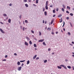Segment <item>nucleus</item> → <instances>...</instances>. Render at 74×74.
I'll return each instance as SVG.
<instances>
[{
  "label": "nucleus",
  "instance_id": "nucleus-1",
  "mask_svg": "<svg viewBox=\"0 0 74 74\" xmlns=\"http://www.w3.org/2000/svg\"><path fill=\"white\" fill-rule=\"evenodd\" d=\"M48 1H47L46 2V6H45V8L46 10H48Z\"/></svg>",
  "mask_w": 74,
  "mask_h": 74
},
{
  "label": "nucleus",
  "instance_id": "nucleus-2",
  "mask_svg": "<svg viewBox=\"0 0 74 74\" xmlns=\"http://www.w3.org/2000/svg\"><path fill=\"white\" fill-rule=\"evenodd\" d=\"M60 67H63L65 69H67V67H66V66H65L64 65L62 64L61 65H60Z\"/></svg>",
  "mask_w": 74,
  "mask_h": 74
},
{
  "label": "nucleus",
  "instance_id": "nucleus-3",
  "mask_svg": "<svg viewBox=\"0 0 74 74\" xmlns=\"http://www.w3.org/2000/svg\"><path fill=\"white\" fill-rule=\"evenodd\" d=\"M21 69H22V67L20 66L17 68L18 70V71H21Z\"/></svg>",
  "mask_w": 74,
  "mask_h": 74
},
{
  "label": "nucleus",
  "instance_id": "nucleus-4",
  "mask_svg": "<svg viewBox=\"0 0 74 74\" xmlns=\"http://www.w3.org/2000/svg\"><path fill=\"white\" fill-rule=\"evenodd\" d=\"M0 31H1V32L2 33H5L4 32L3 30L1 28H0Z\"/></svg>",
  "mask_w": 74,
  "mask_h": 74
},
{
  "label": "nucleus",
  "instance_id": "nucleus-5",
  "mask_svg": "<svg viewBox=\"0 0 74 74\" xmlns=\"http://www.w3.org/2000/svg\"><path fill=\"white\" fill-rule=\"evenodd\" d=\"M44 40V39H41L38 40V42H43Z\"/></svg>",
  "mask_w": 74,
  "mask_h": 74
},
{
  "label": "nucleus",
  "instance_id": "nucleus-6",
  "mask_svg": "<svg viewBox=\"0 0 74 74\" xmlns=\"http://www.w3.org/2000/svg\"><path fill=\"white\" fill-rule=\"evenodd\" d=\"M25 45H27V46H28V43L27 42H25Z\"/></svg>",
  "mask_w": 74,
  "mask_h": 74
},
{
  "label": "nucleus",
  "instance_id": "nucleus-7",
  "mask_svg": "<svg viewBox=\"0 0 74 74\" xmlns=\"http://www.w3.org/2000/svg\"><path fill=\"white\" fill-rule=\"evenodd\" d=\"M36 57H37V55H35V56H34L33 57V59H36Z\"/></svg>",
  "mask_w": 74,
  "mask_h": 74
},
{
  "label": "nucleus",
  "instance_id": "nucleus-8",
  "mask_svg": "<svg viewBox=\"0 0 74 74\" xmlns=\"http://www.w3.org/2000/svg\"><path fill=\"white\" fill-rule=\"evenodd\" d=\"M17 64L18 65V66H20V65H21V62H20L18 61L17 62Z\"/></svg>",
  "mask_w": 74,
  "mask_h": 74
},
{
  "label": "nucleus",
  "instance_id": "nucleus-9",
  "mask_svg": "<svg viewBox=\"0 0 74 74\" xmlns=\"http://www.w3.org/2000/svg\"><path fill=\"white\" fill-rule=\"evenodd\" d=\"M26 38L27 40H30V39L27 36H26Z\"/></svg>",
  "mask_w": 74,
  "mask_h": 74
},
{
  "label": "nucleus",
  "instance_id": "nucleus-10",
  "mask_svg": "<svg viewBox=\"0 0 74 74\" xmlns=\"http://www.w3.org/2000/svg\"><path fill=\"white\" fill-rule=\"evenodd\" d=\"M57 67L58 68V69H62V67L60 66H57Z\"/></svg>",
  "mask_w": 74,
  "mask_h": 74
},
{
  "label": "nucleus",
  "instance_id": "nucleus-11",
  "mask_svg": "<svg viewBox=\"0 0 74 74\" xmlns=\"http://www.w3.org/2000/svg\"><path fill=\"white\" fill-rule=\"evenodd\" d=\"M11 20L10 19H9L8 21V22L9 23H11Z\"/></svg>",
  "mask_w": 74,
  "mask_h": 74
},
{
  "label": "nucleus",
  "instance_id": "nucleus-12",
  "mask_svg": "<svg viewBox=\"0 0 74 74\" xmlns=\"http://www.w3.org/2000/svg\"><path fill=\"white\" fill-rule=\"evenodd\" d=\"M30 63V61L29 60H28L27 62V64H29Z\"/></svg>",
  "mask_w": 74,
  "mask_h": 74
},
{
  "label": "nucleus",
  "instance_id": "nucleus-13",
  "mask_svg": "<svg viewBox=\"0 0 74 74\" xmlns=\"http://www.w3.org/2000/svg\"><path fill=\"white\" fill-rule=\"evenodd\" d=\"M45 15V16H47V12L45 11L44 12Z\"/></svg>",
  "mask_w": 74,
  "mask_h": 74
},
{
  "label": "nucleus",
  "instance_id": "nucleus-14",
  "mask_svg": "<svg viewBox=\"0 0 74 74\" xmlns=\"http://www.w3.org/2000/svg\"><path fill=\"white\" fill-rule=\"evenodd\" d=\"M67 9H69V10H70V8L69 6H67Z\"/></svg>",
  "mask_w": 74,
  "mask_h": 74
},
{
  "label": "nucleus",
  "instance_id": "nucleus-15",
  "mask_svg": "<svg viewBox=\"0 0 74 74\" xmlns=\"http://www.w3.org/2000/svg\"><path fill=\"white\" fill-rule=\"evenodd\" d=\"M43 44L44 45H45V46H46L47 45L45 44V43L44 42H43Z\"/></svg>",
  "mask_w": 74,
  "mask_h": 74
},
{
  "label": "nucleus",
  "instance_id": "nucleus-16",
  "mask_svg": "<svg viewBox=\"0 0 74 74\" xmlns=\"http://www.w3.org/2000/svg\"><path fill=\"white\" fill-rule=\"evenodd\" d=\"M29 44H30V45H32V41H29Z\"/></svg>",
  "mask_w": 74,
  "mask_h": 74
},
{
  "label": "nucleus",
  "instance_id": "nucleus-17",
  "mask_svg": "<svg viewBox=\"0 0 74 74\" xmlns=\"http://www.w3.org/2000/svg\"><path fill=\"white\" fill-rule=\"evenodd\" d=\"M25 5L26 7H28V5H27V4H25Z\"/></svg>",
  "mask_w": 74,
  "mask_h": 74
},
{
  "label": "nucleus",
  "instance_id": "nucleus-18",
  "mask_svg": "<svg viewBox=\"0 0 74 74\" xmlns=\"http://www.w3.org/2000/svg\"><path fill=\"white\" fill-rule=\"evenodd\" d=\"M67 67H68V69H71V66H68Z\"/></svg>",
  "mask_w": 74,
  "mask_h": 74
},
{
  "label": "nucleus",
  "instance_id": "nucleus-19",
  "mask_svg": "<svg viewBox=\"0 0 74 74\" xmlns=\"http://www.w3.org/2000/svg\"><path fill=\"white\" fill-rule=\"evenodd\" d=\"M51 34L53 35L54 34H55V32H54L51 31Z\"/></svg>",
  "mask_w": 74,
  "mask_h": 74
},
{
  "label": "nucleus",
  "instance_id": "nucleus-20",
  "mask_svg": "<svg viewBox=\"0 0 74 74\" xmlns=\"http://www.w3.org/2000/svg\"><path fill=\"white\" fill-rule=\"evenodd\" d=\"M34 47H37V45H36V44H34Z\"/></svg>",
  "mask_w": 74,
  "mask_h": 74
},
{
  "label": "nucleus",
  "instance_id": "nucleus-21",
  "mask_svg": "<svg viewBox=\"0 0 74 74\" xmlns=\"http://www.w3.org/2000/svg\"><path fill=\"white\" fill-rule=\"evenodd\" d=\"M39 36H41V32L40 31H39Z\"/></svg>",
  "mask_w": 74,
  "mask_h": 74
},
{
  "label": "nucleus",
  "instance_id": "nucleus-22",
  "mask_svg": "<svg viewBox=\"0 0 74 74\" xmlns=\"http://www.w3.org/2000/svg\"><path fill=\"white\" fill-rule=\"evenodd\" d=\"M62 10L63 12H64V8H62Z\"/></svg>",
  "mask_w": 74,
  "mask_h": 74
},
{
  "label": "nucleus",
  "instance_id": "nucleus-23",
  "mask_svg": "<svg viewBox=\"0 0 74 74\" xmlns=\"http://www.w3.org/2000/svg\"><path fill=\"white\" fill-rule=\"evenodd\" d=\"M53 20H52L51 22V25H52V23H53Z\"/></svg>",
  "mask_w": 74,
  "mask_h": 74
},
{
  "label": "nucleus",
  "instance_id": "nucleus-24",
  "mask_svg": "<svg viewBox=\"0 0 74 74\" xmlns=\"http://www.w3.org/2000/svg\"><path fill=\"white\" fill-rule=\"evenodd\" d=\"M36 3L37 4L38 3V0H36Z\"/></svg>",
  "mask_w": 74,
  "mask_h": 74
},
{
  "label": "nucleus",
  "instance_id": "nucleus-25",
  "mask_svg": "<svg viewBox=\"0 0 74 74\" xmlns=\"http://www.w3.org/2000/svg\"><path fill=\"white\" fill-rule=\"evenodd\" d=\"M62 16V15L61 14L60 15H59L58 16V18H60Z\"/></svg>",
  "mask_w": 74,
  "mask_h": 74
},
{
  "label": "nucleus",
  "instance_id": "nucleus-26",
  "mask_svg": "<svg viewBox=\"0 0 74 74\" xmlns=\"http://www.w3.org/2000/svg\"><path fill=\"white\" fill-rule=\"evenodd\" d=\"M61 20L60 21V23H61L62 22V18H61Z\"/></svg>",
  "mask_w": 74,
  "mask_h": 74
},
{
  "label": "nucleus",
  "instance_id": "nucleus-27",
  "mask_svg": "<svg viewBox=\"0 0 74 74\" xmlns=\"http://www.w3.org/2000/svg\"><path fill=\"white\" fill-rule=\"evenodd\" d=\"M62 7H63V8H65V5H63Z\"/></svg>",
  "mask_w": 74,
  "mask_h": 74
},
{
  "label": "nucleus",
  "instance_id": "nucleus-28",
  "mask_svg": "<svg viewBox=\"0 0 74 74\" xmlns=\"http://www.w3.org/2000/svg\"><path fill=\"white\" fill-rule=\"evenodd\" d=\"M70 25L71 27H73V25H72V24H71V22H70Z\"/></svg>",
  "mask_w": 74,
  "mask_h": 74
},
{
  "label": "nucleus",
  "instance_id": "nucleus-29",
  "mask_svg": "<svg viewBox=\"0 0 74 74\" xmlns=\"http://www.w3.org/2000/svg\"><path fill=\"white\" fill-rule=\"evenodd\" d=\"M68 35H69V36H70V35H71V34L70 33V32H69L68 33Z\"/></svg>",
  "mask_w": 74,
  "mask_h": 74
},
{
  "label": "nucleus",
  "instance_id": "nucleus-30",
  "mask_svg": "<svg viewBox=\"0 0 74 74\" xmlns=\"http://www.w3.org/2000/svg\"><path fill=\"white\" fill-rule=\"evenodd\" d=\"M47 60H45L44 61V63H47Z\"/></svg>",
  "mask_w": 74,
  "mask_h": 74
},
{
  "label": "nucleus",
  "instance_id": "nucleus-31",
  "mask_svg": "<svg viewBox=\"0 0 74 74\" xmlns=\"http://www.w3.org/2000/svg\"><path fill=\"white\" fill-rule=\"evenodd\" d=\"M25 62V60L20 61V62Z\"/></svg>",
  "mask_w": 74,
  "mask_h": 74
},
{
  "label": "nucleus",
  "instance_id": "nucleus-32",
  "mask_svg": "<svg viewBox=\"0 0 74 74\" xmlns=\"http://www.w3.org/2000/svg\"><path fill=\"white\" fill-rule=\"evenodd\" d=\"M25 23H28V21H27V20H25Z\"/></svg>",
  "mask_w": 74,
  "mask_h": 74
},
{
  "label": "nucleus",
  "instance_id": "nucleus-33",
  "mask_svg": "<svg viewBox=\"0 0 74 74\" xmlns=\"http://www.w3.org/2000/svg\"><path fill=\"white\" fill-rule=\"evenodd\" d=\"M19 18L20 19H21V18H22V15H21L19 16Z\"/></svg>",
  "mask_w": 74,
  "mask_h": 74
},
{
  "label": "nucleus",
  "instance_id": "nucleus-34",
  "mask_svg": "<svg viewBox=\"0 0 74 74\" xmlns=\"http://www.w3.org/2000/svg\"><path fill=\"white\" fill-rule=\"evenodd\" d=\"M66 13H67V14H70V12H69L68 11H66Z\"/></svg>",
  "mask_w": 74,
  "mask_h": 74
},
{
  "label": "nucleus",
  "instance_id": "nucleus-35",
  "mask_svg": "<svg viewBox=\"0 0 74 74\" xmlns=\"http://www.w3.org/2000/svg\"><path fill=\"white\" fill-rule=\"evenodd\" d=\"M70 15H71V16H73V13H70Z\"/></svg>",
  "mask_w": 74,
  "mask_h": 74
},
{
  "label": "nucleus",
  "instance_id": "nucleus-36",
  "mask_svg": "<svg viewBox=\"0 0 74 74\" xmlns=\"http://www.w3.org/2000/svg\"><path fill=\"white\" fill-rule=\"evenodd\" d=\"M3 15L4 16H7V14H3Z\"/></svg>",
  "mask_w": 74,
  "mask_h": 74
},
{
  "label": "nucleus",
  "instance_id": "nucleus-37",
  "mask_svg": "<svg viewBox=\"0 0 74 74\" xmlns=\"http://www.w3.org/2000/svg\"><path fill=\"white\" fill-rule=\"evenodd\" d=\"M53 13H55V10H53Z\"/></svg>",
  "mask_w": 74,
  "mask_h": 74
},
{
  "label": "nucleus",
  "instance_id": "nucleus-38",
  "mask_svg": "<svg viewBox=\"0 0 74 74\" xmlns=\"http://www.w3.org/2000/svg\"><path fill=\"white\" fill-rule=\"evenodd\" d=\"M24 1L25 3H26V2H27V0H24Z\"/></svg>",
  "mask_w": 74,
  "mask_h": 74
},
{
  "label": "nucleus",
  "instance_id": "nucleus-39",
  "mask_svg": "<svg viewBox=\"0 0 74 74\" xmlns=\"http://www.w3.org/2000/svg\"><path fill=\"white\" fill-rule=\"evenodd\" d=\"M9 5L10 6H12V3H10Z\"/></svg>",
  "mask_w": 74,
  "mask_h": 74
},
{
  "label": "nucleus",
  "instance_id": "nucleus-40",
  "mask_svg": "<svg viewBox=\"0 0 74 74\" xmlns=\"http://www.w3.org/2000/svg\"><path fill=\"white\" fill-rule=\"evenodd\" d=\"M23 65H24V64L23 63H22L21 64V66L23 67Z\"/></svg>",
  "mask_w": 74,
  "mask_h": 74
},
{
  "label": "nucleus",
  "instance_id": "nucleus-41",
  "mask_svg": "<svg viewBox=\"0 0 74 74\" xmlns=\"http://www.w3.org/2000/svg\"><path fill=\"white\" fill-rule=\"evenodd\" d=\"M66 19L69 20V17H66Z\"/></svg>",
  "mask_w": 74,
  "mask_h": 74
},
{
  "label": "nucleus",
  "instance_id": "nucleus-42",
  "mask_svg": "<svg viewBox=\"0 0 74 74\" xmlns=\"http://www.w3.org/2000/svg\"><path fill=\"white\" fill-rule=\"evenodd\" d=\"M39 59V57H37L36 58V60H38Z\"/></svg>",
  "mask_w": 74,
  "mask_h": 74
},
{
  "label": "nucleus",
  "instance_id": "nucleus-43",
  "mask_svg": "<svg viewBox=\"0 0 74 74\" xmlns=\"http://www.w3.org/2000/svg\"><path fill=\"white\" fill-rule=\"evenodd\" d=\"M31 32L32 33H34V31L33 30H31Z\"/></svg>",
  "mask_w": 74,
  "mask_h": 74
},
{
  "label": "nucleus",
  "instance_id": "nucleus-44",
  "mask_svg": "<svg viewBox=\"0 0 74 74\" xmlns=\"http://www.w3.org/2000/svg\"><path fill=\"white\" fill-rule=\"evenodd\" d=\"M14 55H15V56H17V54L16 53H14Z\"/></svg>",
  "mask_w": 74,
  "mask_h": 74
},
{
  "label": "nucleus",
  "instance_id": "nucleus-45",
  "mask_svg": "<svg viewBox=\"0 0 74 74\" xmlns=\"http://www.w3.org/2000/svg\"><path fill=\"white\" fill-rule=\"evenodd\" d=\"M23 31H25V27H23Z\"/></svg>",
  "mask_w": 74,
  "mask_h": 74
},
{
  "label": "nucleus",
  "instance_id": "nucleus-46",
  "mask_svg": "<svg viewBox=\"0 0 74 74\" xmlns=\"http://www.w3.org/2000/svg\"><path fill=\"white\" fill-rule=\"evenodd\" d=\"M58 10H59V9L58 8H57L56 9V11H58Z\"/></svg>",
  "mask_w": 74,
  "mask_h": 74
},
{
  "label": "nucleus",
  "instance_id": "nucleus-47",
  "mask_svg": "<svg viewBox=\"0 0 74 74\" xmlns=\"http://www.w3.org/2000/svg\"><path fill=\"white\" fill-rule=\"evenodd\" d=\"M33 5H34V6H35V7H36V5L35 4H33Z\"/></svg>",
  "mask_w": 74,
  "mask_h": 74
},
{
  "label": "nucleus",
  "instance_id": "nucleus-48",
  "mask_svg": "<svg viewBox=\"0 0 74 74\" xmlns=\"http://www.w3.org/2000/svg\"><path fill=\"white\" fill-rule=\"evenodd\" d=\"M48 51H51L50 49H48Z\"/></svg>",
  "mask_w": 74,
  "mask_h": 74
},
{
  "label": "nucleus",
  "instance_id": "nucleus-49",
  "mask_svg": "<svg viewBox=\"0 0 74 74\" xmlns=\"http://www.w3.org/2000/svg\"><path fill=\"white\" fill-rule=\"evenodd\" d=\"M8 57V56L7 55H5V58H7V57Z\"/></svg>",
  "mask_w": 74,
  "mask_h": 74
},
{
  "label": "nucleus",
  "instance_id": "nucleus-50",
  "mask_svg": "<svg viewBox=\"0 0 74 74\" xmlns=\"http://www.w3.org/2000/svg\"><path fill=\"white\" fill-rule=\"evenodd\" d=\"M45 11V8H44L43 9V11Z\"/></svg>",
  "mask_w": 74,
  "mask_h": 74
},
{
  "label": "nucleus",
  "instance_id": "nucleus-51",
  "mask_svg": "<svg viewBox=\"0 0 74 74\" xmlns=\"http://www.w3.org/2000/svg\"><path fill=\"white\" fill-rule=\"evenodd\" d=\"M69 45H71V46H73V45L70 43H69Z\"/></svg>",
  "mask_w": 74,
  "mask_h": 74
},
{
  "label": "nucleus",
  "instance_id": "nucleus-52",
  "mask_svg": "<svg viewBox=\"0 0 74 74\" xmlns=\"http://www.w3.org/2000/svg\"><path fill=\"white\" fill-rule=\"evenodd\" d=\"M56 16V15L55 14H54L53 15V17H55Z\"/></svg>",
  "mask_w": 74,
  "mask_h": 74
},
{
  "label": "nucleus",
  "instance_id": "nucleus-53",
  "mask_svg": "<svg viewBox=\"0 0 74 74\" xmlns=\"http://www.w3.org/2000/svg\"><path fill=\"white\" fill-rule=\"evenodd\" d=\"M65 25V22H64V21L63 25Z\"/></svg>",
  "mask_w": 74,
  "mask_h": 74
},
{
  "label": "nucleus",
  "instance_id": "nucleus-54",
  "mask_svg": "<svg viewBox=\"0 0 74 74\" xmlns=\"http://www.w3.org/2000/svg\"><path fill=\"white\" fill-rule=\"evenodd\" d=\"M34 40H36V41H37V39L36 38H34Z\"/></svg>",
  "mask_w": 74,
  "mask_h": 74
},
{
  "label": "nucleus",
  "instance_id": "nucleus-55",
  "mask_svg": "<svg viewBox=\"0 0 74 74\" xmlns=\"http://www.w3.org/2000/svg\"><path fill=\"white\" fill-rule=\"evenodd\" d=\"M42 22L43 23H44V22H45V21H44V20H43Z\"/></svg>",
  "mask_w": 74,
  "mask_h": 74
},
{
  "label": "nucleus",
  "instance_id": "nucleus-56",
  "mask_svg": "<svg viewBox=\"0 0 74 74\" xmlns=\"http://www.w3.org/2000/svg\"><path fill=\"white\" fill-rule=\"evenodd\" d=\"M2 60H3V61H6V60H5V59H3Z\"/></svg>",
  "mask_w": 74,
  "mask_h": 74
},
{
  "label": "nucleus",
  "instance_id": "nucleus-57",
  "mask_svg": "<svg viewBox=\"0 0 74 74\" xmlns=\"http://www.w3.org/2000/svg\"><path fill=\"white\" fill-rule=\"evenodd\" d=\"M55 54V53H52V55H54Z\"/></svg>",
  "mask_w": 74,
  "mask_h": 74
},
{
  "label": "nucleus",
  "instance_id": "nucleus-58",
  "mask_svg": "<svg viewBox=\"0 0 74 74\" xmlns=\"http://www.w3.org/2000/svg\"><path fill=\"white\" fill-rule=\"evenodd\" d=\"M63 30L64 31H66V29H65V28H63Z\"/></svg>",
  "mask_w": 74,
  "mask_h": 74
},
{
  "label": "nucleus",
  "instance_id": "nucleus-59",
  "mask_svg": "<svg viewBox=\"0 0 74 74\" xmlns=\"http://www.w3.org/2000/svg\"><path fill=\"white\" fill-rule=\"evenodd\" d=\"M65 61H66V62H68V60H67V59H66Z\"/></svg>",
  "mask_w": 74,
  "mask_h": 74
},
{
  "label": "nucleus",
  "instance_id": "nucleus-60",
  "mask_svg": "<svg viewBox=\"0 0 74 74\" xmlns=\"http://www.w3.org/2000/svg\"><path fill=\"white\" fill-rule=\"evenodd\" d=\"M56 34H58V32H56Z\"/></svg>",
  "mask_w": 74,
  "mask_h": 74
},
{
  "label": "nucleus",
  "instance_id": "nucleus-61",
  "mask_svg": "<svg viewBox=\"0 0 74 74\" xmlns=\"http://www.w3.org/2000/svg\"><path fill=\"white\" fill-rule=\"evenodd\" d=\"M72 43L73 44H74V42H72Z\"/></svg>",
  "mask_w": 74,
  "mask_h": 74
},
{
  "label": "nucleus",
  "instance_id": "nucleus-62",
  "mask_svg": "<svg viewBox=\"0 0 74 74\" xmlns=\"http://www.w3.org/2000/svg\"><path fill=\"white\" fill-rule=\"evenodd\" d=\"M50 7H53V6H52V5H50Z\"/></svg>",
  "mask_w": 74,
  "mask_h": 74
},
{
  "label": "nucleus",
  "instance_id": "nucleus-63",
  "mask_svg": "<svg viewBox=\"0 0 74 74\" xmlns=\"http://www.w3.org/2000/svg\"><path fill=\"white\" fill-rule=\"evenodd\" d=\"M20 27L21 29H22V26H20Z\"/></svg>",
  "mask_w": 74,
  "mask_h": 74
},
{
  "label": "nucleus",
  "instance_id": "nucleus-64",
  "mask_svg": "<svg viewBox=\"0 0 74 74\" xmlns=\"http://www.w3.org/2000/svg\"><path fill=\"white\" fill-rule=\"evenodd\" d=\"M72 56H73V57H74V55H72Z\"/></svg>",
  "mask_w": 74,
  "mask_h": 74
}]
</instances>
